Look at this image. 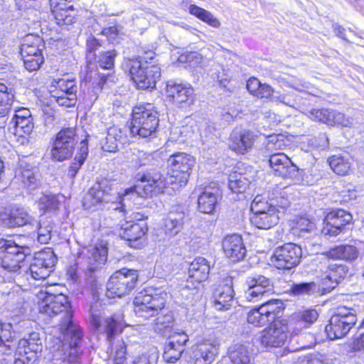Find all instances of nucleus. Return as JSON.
<instances>
[{
	"label": "nucleus",
	"instance_id": "5701e85b",
	"mask_svg": "<svg viewBox=\"0 0 364 364\" xmlns=\"http://www.w3.org/2000/svg\"><path fill=\"white\" fill-rule=\"evenodd\" d=\"M220 192L217 186L205 187L198 198V210L205 214H211L214 211Z\"/></svg>",
	"mask_w": 364,
	"mask_h": 364
},
{
	"label": "nucleus",
	"instance_id": "393cba45",
	"mask_svg": "<svg viewBox=\"0 0 364 364\" xmlns=\"http://www.w3.org/2000/svg\"><path fill=\"white\" fill-rule=\"evenodd\" d=\"M225 282V284L218 289L214 301V307L218 311L229 309L234 301L232 279L227 278Z\"/></svg>",
	"mask_w": 364,
	"mask_h": 364
},
{
	"label": "nucleus",
	"instance_id": "8fccbe9b",
	"mask_svg": "<svg viewBox=\"0 0 364 364\" xmlns=\"http://www.w3.org/2000/svg\"><path fill=\"white\" fill-rule=\"evenodd\" d=\"M17 178L21 183L28 190H33L38 186V180L33 170L29 168H22Z\"/></svg>",
	"mask_w": 364,
	"mask_h": 364
},
{
	"label": "nucleus",
	"instance_id": "e2e57ef3",
	"mask_svg": "<svg viewBox=\"0 0 364 364\" xmlns=\"http://www.w3.org/2000/svg\"><path fill=\"white\" fill-rule=\"evenodd\" d=\"M120 134L121 132L115 127H112L108 129L106 141L107 143H110V146H109V151H113L115 149H117V142L121 139Z\"/></svg>",
	"mask_w": 364,
	"mask_h": 364
},
{
	"label": "nucleus",
	"instance_id": "ddd939ff",
	"mask_svg": "<svg viewBox=\"0 0 364 364\" xmlns=\"http://www.w3.org/2000/svg\"><path fill=\"white\" fill-rule=\"evenodd\" d=\"M42 46L43 41L39 36L28 35L26 37L21 47V55L28 70H37L43 63Z\"/></svg>",
	"mask_w": 364,
	"mask_h": 364
},
{
	"label": "nucleus",
	"instance_id": "4468645a",
	"mask_svg": "<svg viewBox=\"0 0 364 364\" xmlns=\"http://www.w3.org/2000/svg\"><path fill=\"white\" fill-rule=\"evenodd\" d=\"M77 142L75 128H66L60 131L55 137L51 151L53 159L62 161L69 159L73 154Z\"/></svg>",
	"mask_w": 364,
	"mask_h": 364
},
{
	"label": "nucleus",
	"instance_id": "cd10ccee",
	"mask_svg": "<svg viewBox=\"0 0 364 364\" xmlns=\"http://www.w3.org/2000/svg\"><path fill=\"white\" fill-rule=\"evenodd\" d=\"M231 364H255L252 349L248 346L236 343L229 349Z\"/></svg>",
	"mask_w": 364,
	"mask_h": 364
},
{
	"label": "nucleus",
	"instance_id": "a878e982",
	"mask_svg": "<svg viewBox=\"0 0 364 364\" xmlns=\"http://www.w3.org/2000/svg\"><path fill=\"white\" fill-rule=\"evenodd\" d=\"M56 89H59L63 92V93L68 95V97L63 98L62 97H58L60 98L58 100V105L60 106H63L66 107H70L75 105L77 97V92L78 90L77 81L75 79H59L55 82Z\"/></svg>",
	"mask_w": 364,
	"mask_h": 364
},
{
	"label": "nucleus",
	"instance_id": "f704fd0d",
	"mask_svg": "<svg viewBox=\"0 0 364 364\" xmlns=\"http://www.w3.org/2000/svg\"><path fill=\"white\" fill-rule=\"evenodd\" d=\"M291 230L294 236L304 240L311 238L317 235V229L314 222L303 217L295 221Z\"/></svg>",
	"mask_w": 364,
	"mask_h": 364
},
{
	"label": "nucleus",
	"instance_id": "f3484780",
	"mask_svg": "<svg viewBox=\"0 0 364 364\" xmlns=\"http://www.w3.org/2000/svg\"><path fill=\"white\" fill-rule=\"evenodd\" d=\"M166 97L170 102L178 107H188L195 99L192 87L169 81L166 87Z\"/></svg>",
	"mask_w": 364,
	"mask_h": 364
},
{
	"label": "nucleus",
	"instance_id": "0eeeda50",
	"mask_svg": "<svg viewBox=\"0 0 364 364\" xmlns=\"http://www.w3.org/2000/svg\"><path fill=\"white\" fill-rule=\"evenodd\" d=\"M138 274L133 269H122L115 272L107 284V296L121 297L129 294L135 287Z\"/></svg>",
	"mask_w": 364,
	"mask_h": 364
},
{
	"label": "nucleus",
	"instance_id": "423d86ee",
	"mask_svg": "<svg viewBox=\"0 0 364 364\" xmlns=\"http://www.w3.org/2000/svg\"><path fill=\"white\" fill-rule=\"evenodd\" d=\"M148 173H151L149 170H147L144 173H138L136 176V178L139 181L144 183L142 187L135 186L125 189L122 193L117 192V198H115V203L120 205V207H115V210L120 209L122 210L127 205V203L134 201L139 197L146 198L148 196H151L153 194L164 193L161 188L156 187V182L149 181V178H148V177H145Z\"/></svg>",
	"mask_w": 364,
	"mask_h": 364
},
{
	"label": "nucleus",
	"instance_id": "603ef678",
	"mask_svg": "<svg viewBox=\"0 0 364 364\" xmlns=\"http://www.w3.org/2000/svg\"><path fill=\"white\" fill-rule=\"evenodd\" d=\"M286 146L285 140L283 136H271L266 144L265 149L268 154H278L282 152Z\"/></svg>",
	"mask_w": 364,
	"mask_h": 364
},
{
	"label": "nucleus",
	"instance_id": "6e6552de",
	"mask_svg": "<svg viewBox=\"0 0 364 364\" xmlns=\"http://www.w3.org/2000/svg\"><path fill=\"white\" fill-rule=\"evenodd\" d=\"M28 248L19 246L11 240H0V268L9 272L20 269Z\"/></svg>",
	"mask_w": 364,
	"mask_h": 364
},
{
	"label": "nucleus",
	"instance_id": "3c124183",
	"mask_svg": "<svg viewBox=\"0 0 364 364\" xmlns=\"http://www.w3.org/2000/svg\"><path fill=\"white\" fill-rule=\"evenodd\" d=\"M247 320L248 323L255 326H262L271 322L267 318V315L264 314V309L260 306L257 309H255L248 313Z\"/></svg>",
	"mask_w": 364,
	"mask_h": 364
},
{
	"label": "nucleus",
	"instance_id": "20e7f679",
	"mask_svg": "<svg viewBox=\"0 0 364 364\" xmlns=\"http://www.w3.org/2000/svg\"><path fill=\"white\" fill-rule=\"evenodd\" d=\"M167 298L168 294L164 289L148 288L135 296L134 311L139 318L147 319L153 317L164 308Z\"/></svg>",
	"mask_w": 364,
	"mask_h": 364
},
{
	"label": "nucleus",
	"instance_id": "680f3d73",
	"mask_svg": "<svg viewBox=\"0 0 364 364\" xmlns=\"http://www.w3.org/2000/svg\"><path fill=\"white\" fill-rule=\"evenodd\" d=\"M101 46L100 43L97 39L94 37H90L87 40V55L86 59L88 63H91L92 61L96 58L97 55L95 51Z\"/></svg>",
	"mask_w": 364,
	"mask_h": 364
},
{
	"label": "nucleus",
	"instance_id": "39448f33",
	"mask_svg": "<svg viewBox=\"0 0 364 364\" xmlns=\"http://www.w3.org/2000/svg\"><path fill=\"white\" fill-rule=\"evenodd\" d=\"M124 66L139 89L154 88L161 77V68L155 61L142 62L139 61L138 58L128 59Z\"/></svg>",
	"mask_w": 364,
	"mask_h": 364
},
{
	"label": "nucleus",
	"instance_id": "09e8293b",
	"mask_svg": "<svg viewBox=\"0 0 364 364\" xmlns=\"http://www.w3.org/2000/svg\"><path fill=\"white\" fill-rule=\"evenodd\" d=\"M333 109H312L308 112V117L314 120L320 122L328 125L333 126V122L331 120Z\"/></svg>",
	"mask_w": 364,
	"mask_h": 364
},
{
	"label": "nucleus",
	"instance_id": "7ed1b4c3",
	"mask_svg": "<svg viewBox=\"0 0 364 364\" xmlns=\"http://www.w3.org/2000/svg\"><path fill=\"white\" fill-rule=\"evenodd\" d=\"M159 124V115L151 104L135 106L132 114L129 127L133 136L147 138L155 134Z\"/></svg>",
	"mask_w": 364,
	"mask_h": 364
},
{
	"label": "nucleus",
	"instance_id": "72a5a7b5",
	"mask_svg": "<svg viewBox=\"0 0 364 364\" xmlns=\"http://www.w3.org/2000/svg\"><path fill=\"white\" fill-rule=\"evenodd\" d=\"M323 255L328 259L353 262L358 257L359 251L353 245H338L323 253Z\"/></svg>",
	"mask_w": 364,
	"mask_h": 364
},
{
	"label": "nucleus",
	"instance_id": "6e6d98bb",
	"mask_svg": "<svg viewBox=\"0 0 364 364\" xmlns=\"http://www.w3.org/2000/svg\"><path fill=\"white\" fill-rule=\"evenodd\" d=\"M59 201L56 196L48 193L43 194L38 200V207L41 210H55L58 208Z\"/></svg>",
	"mask_w": 364,
	"mask_h": 364
},
{
	"label": "nucleus",
	"instance_id": "79ce46f5",
	"mask_svg": "<svg viewBox=\"0 0 364 364\" xmlns=\"http://www.w3.org/2000/svg\"><path fill=\"white\" fill-rule=\"evenodd\" d=\"M260 307L264 309V314L270 321H274L277 317H279L284 309L283 303L278 299L265 301L260 305Z\"/></svg>",
	"mask_w": 364,
	"mask_h": 364
},
{
	"label": "nucleus",
	"instance_id": "f8f14e48",
	"mask_svg": "<svg viewBox=\"0 0 364 364\" xmlns=\"http://www.w3.org/2000/svg\"><path fill=\"white\" fill-rule=\"evenodd\" d=\"M302 256L300 246L294 243H286L277 247L271 257V262L279 269H290L297 266Z\"/></svg>",
	"mask_w": 364,
	"mask_h": 364
},
{
	"label": "nucleus",
	"instance_id": "2eb2a0df",
	"mask_svg": "<svg viewBox=\"0 0 364 364\" xmlns=\"http://www.w3.org/2000/svg\"><path fill=\"white\" fill-rule=\"evenodd\" d=\"M57 262V257L50 248L35 254L30 265V273L36 280L45 279L53 271Z\"/></svg>",
	"mask_w": 364,
	"mask_h": 364
},
{
	"label": "nucleus",
	"instance_id": "c756f323",
	"mask_svg": "<svg viewBox=\"0 0 364 364\" xmlns=\"http://www.w3.org/2000/svg\"><path fill=\"white\" fill-rule=\"evenodd\" d=\"M119 226L118 232L119 237L130 242L141 239L148 230L145 224L135 223L132 221L122 222Z\"/></svg>",
	"mask_w": 364,
	"mask_h": 364
},
{
	"label": "nucleus",
	"instance_id": "69168bd1",
	"mask_svg": "<svg viewBox=\"0 0 364 364\" xmlns=\"http://www.w3.org/2000/svg\"><path fill=\"white\" fill-rule=\"evenodd\" d=\"M318 316V314L315 309H306L297 314L298 319L306 324H311L315 322Z\"/></svg>",
	"mask_w": 364,
	"mask_h": 364
},
{
	"label": "nucleus",
	"instance_id": "c85d7f7f",
	"mask_svg": "<svg viewBox=\"0 0 364 364\" xmlns=\"http://www.w3.org/2000/svg\"><path fill=\"white\" fill-rule=\"evenodd\" d=\"M218 353L216 345L209 341L198 343L193 351L196 364H210Z\"/></svg>",
	"mask_w": 364,
	"mask_h": 364
},
{
	"label": "nucleus",
	"instance_id": "9d476101",
	"mask_svg": "<svg viewBox=\"0 0 364 364\" xmlns=\"http://www.w3.org/2000/svg\"><path fill=\"white\" fill-rule=\"evenodd\" d=\"M115 198H117V194L113 183L102 179L96 183L84 196L82 205L85 209H90L102 203H115Z\"/></svg>",
	"mask_w": 364,
	"mask_h": 364
},
{
	"label": "nucleus",
	"instance_id": "052dcab7",
	"mask_svg": "<svg viewBox=\"0 0 364 364\" xmlns=\"http://www.w3.org/2000/svg\"><path fill=\"white\" fill-rule=\"evenodd\" d=\"M170 341L168 343L174 346L176 345L178 348H182L185 350V346L189 340V337L184 331L174 332L169 335Z\"/></svg>",
	"mask_w": 364,
	"mask_h": 364
},
{
	"label": "nucleus",
	"instance_id": "c9c22d12",
	"mask_svg": "<svg viewBox=\"0 0 364 364\" xmlns=\"http://www.w3.org/2000/svg\"><path fill=\"white\" fill-rule=\"evenodd\" d=\"M279 217L274 209L273 211L252 214L250 222L258 229L268 230L278 223Z\"/></svg>",
	"mask_w": 364,
	"mask_h": 364
},
{
	"label": "nucleus",
	"instance_id": "5fc2aeb1",
	"mask_svg": "<svg viewBox=\"0 0 364 364\" xmlns=\"http://www.w3.org/2000/svg\"><path fill=\"white\" fill-rule=\"evenodd\" d=\"M316 284L314 282H301L294 284L291 288V294L294 296L309 295L315 292Z\"/></svg>",
	"mask_w": 364,
	"mask_h": 364
},
{
	"label": "nucleus",
	"instance_id": "ea45409f",
	"mask_svg": "<svg viewBox=\"0 0 364 364\" xmlns=\"http://www.w3.org/2000/svg\"><path fill=\"white\" fill-rule=\"evenodd\" d=\"M175 320L172 312L158 316L156 319L154 331L162 336H169L172 332Z\"/></svg>",
	"mask_w": 364,
	"mask_h": 364
},
{
	"label": "nucleus",
	"instance_id": "f257e3e1",
	"mask_svg": "<svg viewBox=\"0 0 364 364\" xmlns=\"http://www.w3.org/2000/svg\"><path fill=\"white\" fill-rule=\"evenodd\" d=\"M46 296L39 303V311L48 316H54L59 313H63L64 317L58 328V335L56 337V346H53V351H56L54 356L61 355L65 350L62 359L55 358L54 364H79L80 352L77 346L82 339L80 328L73 323V311L68 297L63 294H53L46 292Z\"/></svg>",
	"mask_w": 364,
	"mask_h": 364
},
{
	"label": "nucleus",
	"instance_id": "4be33fe9",
	"mask_svg": "<svg viewBox=\"0 0 364 364\" xmlns=\"http://www.w3.org/2000/svg\"><path fill=\"white\" fill-rule=\"evenodd\" d=\"M107 250L105 247L91 248L87 255L85 262L86 274L90 277H95V273L102 268L107 261Z\"/></svg>",
	"mask_w": 364,
	"mask_h": 364
},
{
	"label": "nucleus",
	"instance_id": "412c9836",
	"mask_svg": "<svg viewBox=\"0 0 364 364\" xmlns=\"http://www.w3.org/2000/svg\"><path fill=\"white\" fill-rule=\"evenodd\" d=\"M223 249L226 257L232 262L242 259L246 254V249L242 237L238 235L225 237L223 241Z\"/></svg>",
	"mask_w": 364,
	"mask_h": 364
},
{
	"label": "nucleus",
	"instance_id": "a18cd8bd",
	"mask_svg": "<svg viewBox=\"0 0 364 364\" xmlns=\"http://www.w3.org/2000/svg\"><path fill=\"white\" fill-rule=\"evenodd\" d=\"M117 55V53L115 50L100 52L93 60L100 68L110 70L114 68Z\"/></svg>",
	"mask_w": 364,
	"mask_h": 364
},
{
	"label": "nucleus",
	"instance_id": "7c9ffc66",
	"mask_svg": "<svg viewBox=\"0 0 364 364\" xmlns=\"http://www.w3.org/2000/svg\"><path fill=\"white\" fill-rule=\"evenodd\" d=\"M16 348L18 355L22 353L31 355L33 353L36 355V359L38 360V353L42 349L41 339L40 338L39 333L37 332L31 333L28 337L21 339Z\"/></svg>",
	"mask_w": 364,
	"mask_h": 364
},
{
	"label": "nucleus",
	"instance_id": "2f4dec72",
	"mask_svg": "<svg viewBox=\"0 0 364 364\" xmlns=\"http://www.w3.org/2000/svg\"><path fill=\"white\" fill-rule=\"evenodd\" d=\"M210 264L203 257L196 258L190 264L188 274L191 282L198 284L205 281L208 278Z\"/></svg>",
	"mask_w": 364,
	"mask_h": 364
},
{
	"label": "nucleus",
	"instance_id": "bb28decb",
	"mask_svg": "<svg viewBox=\"0 0 364 364\" xmlns=\"http://www.w3.org/2000/svg\"><path fill=\"white\" fill-rule=\"evenodd\" d=\"M269 157V166L277 176L287 177L290 173L289 169L291 168L294 170L298 169L291 159L283 152L270 154Z\"/></svg>",
	"mask_w": 364,
	"mask_h": 364
},
{
	"label": "nucleus",
	"instance_id": "58836bf2",
	"mask_svg": "<svg viewBox=\"0 0 364 364\" xmlns=\"http://www.w3.org/2000/svg\"><path fill=\"white\" fill-rule=\"evenodd\" d=\"M250 184V181L245 174L233 172L229 176L228 186L234 193L244 194Z\"/></svg>",
	"mask_w": 364,
	"mask_h": 364
},
{
	"label": "nucleus",
	"instance_id": "9b49d317",
	"mask_svg": "<svg viewBox=\"0 0 364 364\" xmlns=\"http://www.w3.org/2000/svg\"><path fill=\"white\" fill-rule=\"evenodd\" d=\"M356 316L346 309H340L333 315L325 331L331 340L339 339L345 337L353 326L356 323Z\"/></svg>",
	"mask_w": 364,
	"mask_h": 364
},
{
	"label": "nucleus",
	"instance_id": "0e129e2a",
	"mask_svg": "<svg viewBox=\"0 0 364 364\" xmlns=\"http://www.w3.org/2000/svg\"><path fill=\"white\" fill-rule=\"evenodd\" d=\"M245 284L252 286L257 285L265 287H272V282L269 278L259 274H255L248 277L246 279Z\"/></svg>",
	"mask_w": 364,
	"mask_h": 364
},
{
	"label": "nucleus",
	"instance_id": "37998d69",
	"mask_svg": "<svg viewBox=\"0 0 364 364\" xmlns=\"http://www.w3.org/2000/svg\"><path fill=\"white\" fill-rule=\"evenodd\" d=\"M56 20V23L59 26L71 25L75 21V14L73 6L62 8L59 10L52 11Z\"/></svg>",
	"mask_w": 364,
	"mask_h": 364
},
{
	"label": "nucleus",
	"instance_id": "4d7b16f0",
	"mask_svg": "<svg viewBox=\"0 0 364 364\" xmlns=\"http://www.w3.org/2000/svg\"><path fill=\"white\" fill-rule=\"evenodd\" d=\"M133 155L135 156V157L133 158V161L139 166H144L154 164V158L153 154L136 149L133 152Z\"/></svg>",
	"mask_w": 364,
	"mask_h": 364
},
{
	"label": "nucleus",
	"instance_id": "dca6fc26",
	"mask_svg": "<svg viewBox=\"0 0 364 364\" xmlns=\"http://www.w3.org/2000/svg\"><path fill=\"white\" fill-rule=\"evenodd\" d=\"M352 220V215L348 212L343 209L333 210L323 220L321 233L325 236H337Z\"/></svg>",
	"mask_w": 364,
	"mask_h": 364
},
{
	"label": "nucleus",
	"instance_id": "13d9d810",
	"mask_svg": "<svg viewBox=\"0 0 364 364\" xmlns=\"http://www.w3.org/2000/svg\"><path fill=\"white\" fill-rule=\"evenodd\" d=\"M15 93L12 87H8L5 84L0 82V105H12L14 101Z\"/></svg>",
	"mask_w": 364,
	"mask_h": 364
},
{
	"label": "nucleus",
	"instance_id": "e433bc0d",
	"mask_svg": "<svg viewBox=\"0 0 364 364\" xmlns=\"http://www.w3.org/2000/svg\"><path fill=\"white\" fill-rule=\"evenodd\" d=\"M331 170L338 176L349 173L352 166V159L348 155H333L328 159Z\"/></svg>",
	"mask_w": 364,
	"mask_h": 364
},
{
	"label": "nucleus",
	"instance_id": "aec40b11",
	"mask_svg": "<svg viewBox=\"0 0 364 364\" xmlns=\"http://www.w3.org/2000/svg\"><path fill=\"white\" fill-rule=\"evenodd\" d=\"M257 135L249 130L234 131L230 137V148L235 152L245 154L253 146Z\"/></svg>",
	"mask_w": 364,
	"mask_h": 364
},
{
	"label": "nucleus",
	"instance_id": "f03ea898",
	"mask_svg": "<svg viewBox=\"0 0 364 364\" xmlns=\"http://www.w3.org/2000/svg\"><path fill=\"white\" fill-rule=\"evenodd\" d=\"M167 164L172 171L171 175H163L151 168L149 169L151 173L146 177L149 178V181H156V187L161 188L164 193L172 195L187 184L196 160L187 153L176 152L169 156Z\"/></svg>",
	"mask_w": 364,
	"mask_h": 364
},
{
	"label": "nucleus",
	"instance_id": "bf43d9fd",
	"mask_svg": "<svg viewBox=\"0 0 364 364\" xmlns=\"http://www.w3.org/2000/svg\"><path fill=\"white\" fill-rule=\"evenodd\" d=\"M183 351L180 348H178V350H174L172 345L168 343L165 346L163 358L167 363H175L180 359Z\"/></svg>",
	"mask_w": 364,
	"mask_h": 364
},
{
	"label": "nucleus",
	"instance_id": "4c0bfd02",
	"mask_svg": "<svg viewBox=\"0 0 364 364\" xmlns=\"http://www.w3.org/2000/svg\"><path fill=\"white\" fill-rule=\"evenodd\" d=\"M185 213L182 211L170 212L164 221L165 232L172 237L178 233L183 225Z\"/></svg>",
	"mask_w": 364,
	"mask_h": 364
},
{
	"label": "nucleus",
	"instance_id": "774afa93",
	"mask_svg": "<svg viewBox=\"0 0 364 364\" xmlns=\"http://www.w3.org/2000/svg\"><path fill=\"white\" fill-rule=\"evenodd\" d=\"M331 120L333 121V125L339 124L343 127H350L352 124L350 119L346 117L344 114L334 110L332 112Z\"/></svg>",
	"mask_w": 364,
	"mask_h": 364
},
{
	"label": "nucleus",
	"instance_id": "b1692460",
	"mask_svg": "<svg viewBox=\"0 0 364 364\" xmlns=\"http://www.w3.org/2000/svg\"><path fill=\"white\" fill-rule=\"evenodd\" d=\"M16 333L9 323L0 322V360L4 355H10L16 348Z\"/></svg>",
	"mask_w": 364,
	"mask_h": 364
},
{
	"label": "nucleus",
	"instance_id": "49530a36",
	"mask_svg": "<svg viewBox=\"0 0 364 364\" xmlns=\"http://www.w3.org/2000/svg\"><path fill=\"white\" fill-rule=\"evenodd\" d=\"M38 241L47 244L51 239L53 223L50 220H41L38 223Z\"/></svg>",
	"mask_w": 364,
	"mask_h": 364
},
{
	"label": "nucleus",
	"instance_id": "6ab92c4d",
	"mask_svg": "<svg viewBox=\"0 0 364 364\" xmlns=\"http://www.w3.org/2000/svg\"><path fill=\"white\" fill-rule=\"evenodd\" d=\"M9 129L15 134L22 136L29 134L34 127L33 117L31 111L27 108H20L15 110V112L10 119Z\"/></svg>",
	"mask_w": 364,
	"mask_h": 364
},
{
	"label": "nucleus",
	"instance_id": "a211bd4d",
	"mask_svg": "<svg viewBox=\"0 0 364 364\" xmlns=\"http://www.w3.org/2000/svg\"><path fill=\"white\" fill-rule=\"evenodd\" d=\"M288 326L282 321H274L262 331L261 343L264 346L277 348L283 346L288 338Z\"/></svg>",
	"mask_w": 364,
	"mask_h": 364
},
{
	"label": "nucleus",
	"instance_id": "338daca9",
	"mask_svg": "<svg viewBox=\"0 0 364 364\" xmlns=\"http://www.w3.org/2000/svg\"><path fill=\"white\" fill-rule=\"evenodd\" d=\"M126 359V348L124 342H119L114 348V363L123 364Z\"/></svg>",
	"mask_w": 364,
	"mask_h": 364
},
{
	"label": "nucleus",
	"instance_id": "1a4fd4ad",
	"mask_svg": "<svg viewBox=\"0 0 364 364\" xmlns=\"http://www.w3.org/2000/svg\"><path fill=\"white\" fill-rule=\"evenodd\" d=\"M100 305L95 304L90 310V323L101 333H105L107 339L111 341L114 336L122 332L124 316L122 314H115L111 317L104 318L99 309Z\"/></svg>",
	"mask_w": 364,
	"mask_h": 364
},
{
	"label": "nucleus",
	"instance_id": "864d4df0",
	"mask_svg": "<svg viewBox=\"0 0 364 364\" xmlns=\"http://www.w3.org/2000/svg\"><path fill=\"white\" fill-rule=\"evenodd\" d=\"M250 209L253 214H260V213L273 211L275 208L272 201L268 203L262 196H257L252 200Z\"/></svg>",
	"mask_w": 364,
	"mask_h": 364
},
{
	"label": "nucleus",
	"instance_id": "de8ad7c7",
	"mask_svg": "<svg viewBox=\"0 0 364 364\" xmlns=\"http://www.w3.org/2000/svg\"><path fill=\"white\" fill-rule=\"evenodd\" d=\"M31 217L23 209L13 210L8 218V225L11 228L23 226L29 222Z\"/></svg>",
	"mask_w": 364,
	"mask_h": 364
},
{
	"label": "nucleus",
	"instance_id": "a19ab883",
	"mask_svg": "<svg viewBox=\"0 0 364 364\" xmlns=\"http://www.w3.org/2000/svg\"><path fill=\"white\" fill-rule=\"evenodd\" d=\"M190 14L196 16L200 20L205 22L213 28H218L220 23L210 12L196 5L191 4L188 8Z\"/></svg>",
	"mask_w": 364,
	"mask_h": 364
},
{
	"label": "nucleus",
	"instance_id": "c03bdc74",
	"mask_svg": "<svg viewBox=\"0 0 364 364\" xmlns=\"http://www.w3.org/2000/svg\"><path fill=\"white\" fill-rule=\"evenodd\" d=\"M245 298L250 302H257L264 297L271 290V287H260L257 285H246Z\"/></svg>",
	"mask_w": 364,
	"mask_h": 364
},
{
	"label": "nucleus",
	"instance_id": "473e14b6",
	"mask_svg": "<svg viewBox=\"0 0 364 364\" xmlns=\"http://www.w3.org/2000/svg\"><path fill=\"white\" fill-rule=\"evenodd\" d=\"M348 268L343 264H331L321 279V285L326 289H333L341 279L346 277Z\"/></svg>",
	"mask_w": 364,
	"mask_h": 364
}]
</instances>
